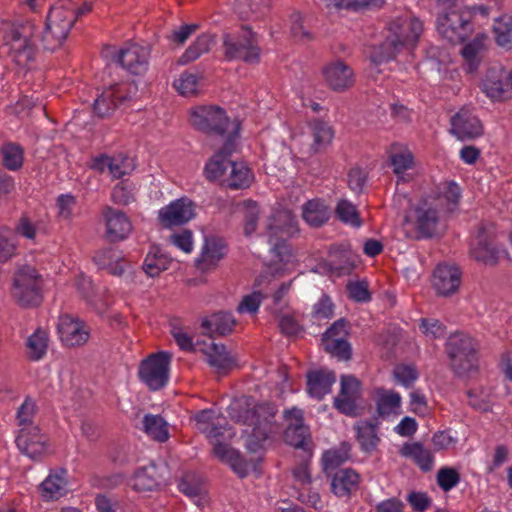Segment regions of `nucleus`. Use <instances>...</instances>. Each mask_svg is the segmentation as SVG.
Here are the masks:
<instances>
[{
    "instance_id": "f257e3e1",
    "label": "nucleus",
    "mask_w": 512,
    "mask_h": 512,
    "mask_svg": "<svg viewBox=\"0 0 512 512\" xmlns=\"http://www.w3.org/2000/svg\"><path fill=\"white\" fill-rule=\"evenodd\" d=\"M76 22L74 10L62 4L49 8L43 32L35 36L32 21L4 22L0 28L2 47L18 66L27 67L35 60L40 48L54 51L66 40Z\"/></svg>"
},
{
    "instance_id": "f03ea898",
    "label": "nucleus",
    "mask_w": 512,
    "mask_h": 512,
    "mask_svg": "<svg viewBox=\"0 0 512 512\" xmlns=\"http://www.w3.org/2000/svg\"><path fill=\"white\" fill-rule=\"evenodd\" d=\"M276 412V407L270 403L257 404L239 411L237 421L251 427L250 432L246 431L249 435V449L255 451L271 434L279 432L280 426L275 421Z\"/></svg>"
},
{
    "instance_id": "7ed1b4c3",
    "label": "nucleus",
    "mask_w": 512,
    "mask_h": 512,
    "mask_svg": "<svg viewBox=\"0 0 512 512\" xmlns=\"http://www.w3.org/2000/svg\"><path fill=\"white\" fill-rule=\"evenodd\" d=\"M191 125L206 134L225 136L233 135L236 139L239 131V123H231L226 112L216 105L197 106L190 112Z\"/></svg>"
},
{
    "instance_id": "20e7f679",
    "label": "nucleus",
    "mask_w": 512,
    "mask_h": 512,
    "mask_svg": "<svg viewBox=\"0 0 512 512\" xmlns=\"http://www.w3.org/2000/svg\"><path fill=\"white\" fill-rule=\"evenodd\" d=\"M450 367L458 376H468L478 369L477 349L474 339L463 333L451 335L446 344Z\"/></svg>"
},
{
    "instance_id": "39448f33",
    "label": "nucleus",
    "mask_w": 512,
    "mask_h": 512,
    "mask_svg": "<svg viewBox=\"0 0 512 512\" xmlns=\"http://www.w3.org/2000/svg\"><path fill=\"white\" fill-rule=\"evenodd\" d=\"M42 277L29 265L22 266L14 276L12 297L24 308L37 307L42 302Z\"/></svg>"
},
{
    "instance_id": "423d86ee",
    "label": "nucleus",
    "mask_w": 512,
    "mask_h": 512,
    "mask_svg": "<svg viewBox=\"0 0 512 512\" xmlns=\"http://www.w3.org/2000/svg\"><path fill=\"white\" fill-rule=\"evenodd\" d=\"M223 47L226 60H242L249 64L258 63L260 60L256 34L248 27H242L238 33H225Z\"/></svg>"
},
{
    "instance_id": "0eeeda50",
    "label": "nucleus",
    "mask_w": 512,
    "mask_h": 512,
    "mask_svg": "<svg viewBox=\"0 0 512 512\" xmlns=\"http://www.w3.org/2000/svg\"><path fill=\"white\" fill-rule=\"evenodd\" d=\"M436 26L438 33L451 44L464 43L474 30L471 15L456 9L439 14Z\"/></svg>"
},
{
    "instance_id": "6e6552de",
    "label": "nucleus",
    "mask_w": 512,
    "mask_h": 512,
    "mask_svg": "<svg viewBox=\"0 0 512 512\" xmlns=\"http://www.w3.org/2000/svg\"><path fill=\"white\" fill-rule=\"evenodd\" d=\"M138 91L134 82H123L109 86L95 99L93 112L100 118L111 116L115 110L131 102Z\"/></svg>"
},
{
    "instance_id": "1a4fd4ad",
    "label": "nucleus",
    "mask_w": 512,
    "mask_h": 512,
    "mask_svg": "<svg viewBox=\"0 0 512 512\" xmlns=\"http://www.w3.org/2000/svg\"><path fill=\"white\" fill-rule=\"evenodd\" d=\"M437 205V202L423 198L412 209L411 214L405 217V222L415 228L412 238L428 239L436 234L440 220V210L437 209Z\"/></svg>"
},
{
    "instance_id": "9d476101",
    "label": "nucleus",
    "mask_w": 512,
    "mask_h": 512,
    "mask_svg": "<svg viewBox=\"0 0 512 512\" xmlns=\"http://www.w3.org/2000/svg\"><path fill=\"white\" fill-rule=\"evenodd\" d=\"M170 361L171 354L168 352L161 351L150 355L141 362L139 368L141 381L153 391L163 388L168 382Z\"/></svg>"
},
{
    "instance_id": "9b49d317",
    "label": "nucleus",
    "mask_w": 512,
    "mask_h": 512,
    "mask_svg": "<svg viewBox=\"0 0 512 512\" xmlns=\"http://www.w3.org/2000/svg\"><path fill=\"white\" fill-rule=\"evenodd\" d=\"M284 419L287 422L284 431L285 442L296 448L309 450L312 441L309 428L304 424L303 411L298 408L285 410Z\"/></svg>"
},
{
    "instance_id": "f8f14e48",
    "label": "nucleus",
    "mask_w": 512,
    "mask_h": 512,
    "mask_svg": "<svg viewBox=\"0 0 512 512\" xmlns=\"http://www.w3.org/2000/svg\"><path fill=\"white\" fill-rule=\"evenodd\" d=\"M486 94L496 100L512 97V70L502 66L490 67L483 80Z\"/></svg>"
},
{
    "instance_id": "ddd939ff",
    "label": "nucleus",
    "mask_w": 512,
    "mask_h": 512,
    "mask_svg": "<svg viewBox=\"0 0 512 512\" xmlns=\"http://www.w3.org/2000/svg\"><path fill=\"white\" fill-rule=\"evenodd\" d=\"M90 327L78 317L65 314L59 317L58 332L61 341L68 347L84 345L90 338Z\"/></svg>"
},
{
    "instance_id": "4468645a",
    "label": "nucleus",
    "mask_w": 512,
    "mask_h": 512,
    "mask_svg": "<svg viewBox=\"0 0 512 512\" xmlns=\"http://www.w3.org/2000/svg\"><path fill=\"white\" fill-rule=\"evenodd\" d=\"M195 216V205L186 197L177 199L159 211V221L164 228L180 226Z\"/></svg>"
},
{
    "instance_id": "2eb2a0df",
    "label": "nucleus",
    "mask_w": 512,
    "mask_h": 512,
    "mask_svg": "<svg viewBox=\"0 0 512 512\" xmlns=\"http://www.w3.org/2000/svg\"><path fill=\"white\" fill-rule=\"evenodd\" d=\"M234 150V137L230 135L226 138L219 151L216 152L205 165L204 174L209 181L219 180L222 183V179L226 178V171L231 168L234 162L229 160V156H231Z\"/></svg>"
},
{
    "instance_id": "dca6fc26",
    "label": "nucleus",
    "mask_w": 512,
    "mask_h": 512,
    "mask_svg": "<svg viewBox=\"0 0 512 512\" xmlns=\"http://www.w3.org/2000/svg\"><path fill=\"white\" fill-rule=\"evenodd\" d=\"M462 272L456 265L439 264L432 276V285L438 295L447 297L458 292Z\"/></svg>"
},
{
    "instance_id": "f3484780",
    "label": "nucleus",
    "mask_w": 512,
    "mask_h": 512,
    "mask_svg": "<svg viewBox=\"0 0 512 512\" xmlns=\"http://www.w3.org/2000/svg\"><path fill=\"white\" fill-rule=\"evenodd\" d=\"M266 229L270 243L278 250L285 247L284 238L296 231V221L291 213L279 211L268 220Z\"/></svg>"
},
{
    "instance_id": "a211bd4d",
    "label": "nucleus",
    "mask_w": 512,
    "mask_h": 512,
    "mask_svg": "<svg viewBox=\"0 0 512 512\" xmlns=\"http://www.w3.org/2000/svg\"><path fill=\"white\" fill-rule=\"evenodd\" d=\"M451 133L460 140H470L483 134V126L470 108L463 107L451 118Z\"/></svg>"
},
{
    "instance_id": "6ab92c4d",
    "label": "nucleus",
    "mask_w": 512,
    "mask_h": 512,
    "mask_svg": "<svg viewBox=\"0 0 512 512\" xmlns=\"http://www.w3.org/2000/svg\"><path fill=\"white\" fill-rule=\"evenodd\" d=\"M15 442L19 450L32 459L40 458L47 451V437L39 427L19 429Z\"/></svg>"
},
{
    "instance_id": "aec40b11",
    "label": "nucleus",
    "mask_w": 512,
    "mask_h": 512,
    "mask_svg": "<svg viewBox=\"0 0 512 512\" xmlns=\"http://www.w3.org/2000/svg\"><path fill=\"white\" fill-rule=\"evenodd\" d=\"M389 32L399 38L404 48L414 47L423 32V25L414 17L400 16L389 24Z\"/></svg>"
},
{
    "instance_id": "412c9836",
    "label": "nucleus",
    "mask_w": 512,
    "mask_h": 512,
    "mask_svg": "<svg viewBox=\"0 0 512 512\" xmlns=\"http://www.w3.org/2000/svg\"><path fill=\"white\" fill-rule=\"evenodd\" d=\"M102 214L106 224V237L110 242L121 241L128 237L132 231V223L126 213L106 206Z\"/></svg>"
},
{
    "instance_id": "4be33fe9",
    "label": "nucleus",
    "mask_w": 512,
    "mask_h": 512,
    "mask_svg": "<svg viewBox=\"0 0 512 512\" xmlns=\"http://www.w3.org/2000/svg\"><path fill=\"white\" fill-rule=\"evenodd\" d=\"M339 395L334 399V407L346 415L355 414L356 400L360 395L361 382L353 375H342Z\"/></svg>"
},
{
    "instance_id": "5701e85b",
    "label": "nucleus",
    "mask_w": 512,
    "mask_h": 512,
    "mask_svg": "<svg viewBox=\"0 0 512 512\" xmlns=\"http://www.w3.org/2000/svg\"><path fill=\"white\" fill-rule=\"evenodd\" d=\"M148 59V49L139 45L121 49L117 55V62L134 75H142L147 71Z\"/></svg>"
},
{
    "instance_id": "b1692460",
    "label": "nucleus",
    "mask_w": 512,
    "mask_h": 512,
    "mask_svg": "<svg viewBox=\"0 0 512 512\" xmlns=\"http://www.w3.org/2000/svg\"><path fill=\"white\" fill-rule=\"evenodd\" d=\"M226 255V243L222 238L209 237L205 239L201 256L196 261L197 268L202 271L215 269Z\"/></svg>"
},
{
    "instance_id": "393cba45",
    "label": "nucleus",
    "mask_w": 512,
    "mask_h": 512,
    "mask_svg": "<svg viewBox=\"0 0 512 512\" xmlns=\"http://www.w3.org/2000/svg\"><path fill=\"white\" fill-rule=\"evenodd\" d=\"M323 74L327 85L334 91H344L354 84L352 69L342 61L326 66Z\"/></svg>"
},
{
    "instance_id": "a878e982",
    "label": "nucleus",
    "mask_w": 512,
    "mask_h": 512,
    "mask_svg": "<svg viewBox=\"0 0 512 512\" xmlns=\"http://www.w3.org/2000/svg\"><path fill=\"white\" fill-rule=\"evenodd\" d=\"M360 476L351 469H340L332 475L331 490L338 497H349L359 488Z\"/></svg>"
},
{
    "instance_id": "bb28decb",
    "label": "nucleus",
    "mask_w": 512,
    "mask_h": 512,
    "mask_svg": "<svg viewBox=\"0 0 512 512\" xmlns=\"http://www.w3.org/2000/svg\"><path fill=\"white\" fill-rule=\"evenodd\" d=\"M335 382L336 375L333 371L326 369L310 371L307 374V391L312 397L322 399L331 391Z\"/></svg>"
},
{
    "instance_id": "cd10ccee",
    "label": "nucleus",
    "mask_w": 512,
    "mask_h": 512,
    "mask_svg": "<svg viewBox=\"0 0 512 512\" xmlns=\"http://www.w3.org/2000/svg\"><path fill=\"white\" fill-rule=\"evenodd\" d=\"M93 260L100 269H106L111 275L121 276L128 262L114 248L98 250Z\"/></svg>"
},
{
    "instance_id": "c85d7f7f",
    "label": "nucleus",
    "mask_w": 512,
    "mask_h": 512,
    "mask_svg": "<svg viewBox=\"0 0 512 512\" xmlns=\"http://www.w3.org/2000/svg\"><path fill=\"white\" fill-rule=\"evenodd\" d=\"M460 198V188L454 182H444L438 186L437 193L428 196L425 199L431 202H437V209L444 212H452L458 205Z\"/></svg>"
},
{
    "instance_id": "c756f323",
    "label": "nucleus",
    "mask_w": 512,
    "mask_h": 512,
    "mask_svg": "<svg viewBox=\"0 0 512 512\" xmlns=\"http://www.w3.org/2000/svg\"><path fill=\"white\" fill-rule=\"evenodd\" d=\"M472 255L476 260L487 265H495L498 262V250L483 227L479 229L476 244L472 249Z\"/></svg>"
},
{
    "instance_id": "7c9ffc66",
    "label": "nucleus",
    "mask_w": 512,
    "mask_h": 512,
    "mask_svg": "<svg viewBox=\"0 0 512 512\" xmlns=\"http://www.w3.org/2000/svg\"><path fill=\"white\" fill-rule=\"evenodd\" d=\"M66 471L61 469L58 472L51 473L40 484L39 490L43 499L58 500L67 492V480L65 478Z\"/></svg>"
},
{
    "instance_id": "2f4dec72",
    "label": "nucleus",
    "mask_w": 512,
    "mask_h": 512,
    "mask_svg": "<svg viewBox=\"0 0 512 512\" xmlns=\"http://www.w3.org/2000/svg\"><path fill=\"white\" fill-rule=\"evenodd\" d=\"M302 217L310 226L321 227L329 220V208L323 200L312 199L303 205Z\"/></svg>"
},
{
    "instance_id": "473e14b6",
    "label": "nucleus",
    "mask_w": 512,
    "mask_h": 512,
    "mask_svg": "<svg viewBox=\"0 0 512 512\" xmlns=\"http://www.w3.org/2000/svg\"><path fill=\"white\" fill-rule=\"evenodd\" d=\"M236 321L229 312H217L203 319L201 327L207 332L224 336L233 331Z\"/></svg>"
},
{
    "instance_id": "72a5a7b5",
    "label": "nucleus",
    "mask_w": 512,
    "mask_h": 512,
    "mask_svg": "<svg viewBox=\"0 0 512 512\" xmlns=\"http://www.w3.org/2000/svg\"><path fill=\"white\" fill-rule=\"evenodd\" d=\"M161 476L154 463L138 469L132 479V487L139 492L152 491L160 485Z\"/></svg>"
},
{
    "instance_id": "f704fd0d",
    "label": "nucleus",
    "mask_w": 512,
    "mask_h": 512,
    "mask_svg": "<svg viewBox=\"0 0 512 512\" xmlns=\"http://www.w3.org/2000/svg\"><path fill=\"white\" fill-rule=\"evenodd\" d=\"M253 178V173L244 163L233 162L230 173L222 179V185L230 189H246L251 185Z\"/></svg>"
},
{
    "instance_id": "c9c22d12",
    "label": "nucleus",
    "mask_w": 512,
    "mask_h": 512,
    "mask_svg": "<svg viewBox=\"0 0 512 512\" xmlns=\"http://www.w3.org/2000/svg\"><path fill=\"white\" fill-rule=\"evenodd\" d=\"M179 490L190 498H198L196 504L203 505L205 500V487L202 478L194 472H186L179 484Z\"/></svg>"
},
{
    "instance_id": "e433bc0d",
    "label": "nucleus",
    "mask_w": 512,
    "mask_h": 512,
    "mask_svg": "<svg viewBox=\"0 0 512 512\" xmlns=\"http://www.w3.org/2000/svg\"><path fill=\"white\" fill-rule=\"evenodd\" d=\"M351 444L343 441L338 447L327 450L323 453V470L327 475H331L335 469L345 463L350 458Z\"/></svg>"
},
{
    "instance_id": "4c0bfd02",
    "label": "nucleus",
    "mask_w": 512,
    "mask_h": 512,
    "mask_svg": "<svg viewBox=\"0 0 512 512\" xmlns=\"http://www.w3.org/2000/svg\"><path fill=\"white\" fill-rule=\"evenodd\" d=\"M356 438L364 452H372L376 449L380 438L377 435V426L371 422L363 421L354 427Z\"/></svg>"
},
{
    "instance_id": "58836bf2",
    "label": "nucleus",
    "mask_w": 512,
    "mask_h": 512,
    "mask_svg": "<svg viewBox=\"0 0 512 512\" xmlns=\"http://www.w3.org/2000/svg\"><path fill=\"white\" fill-rule=\"evenodd\" d=\"M492 32L495 42L505 50H512V16L502 15L495 19Z\"/></svg>"
},
{
    "instance_id": "ea45409f",
    "label": "nucleus",
    "mask_w": 512,
    "mask_h": 512,
    "mask_svg": "<svg viewBox=\"0 0 512 512\" xmlns=\"http://www.w3.org/2000/svg\"><path fill=\"white\" fill-rule=\"evenodd\" d=\"M397 36H393L390 32L385 40L375 48L371 54V59L376 64L387 62L396 57V55L404 48Z\"/></svg>"
},
{
    "instance_id": "a19ab883",
    "label": "nucleus",
    "mask_w": 512,
    "mask_h": 512,
    "mask_svg": "<svg viewBox=\"0 0 512 512\" xmlns=\"http://www.w3.org/2000/svg\"><path fill=\"white\" fill-rule=\"evenodd\" d=\"M402 455L412 458L421 470L427 472L433 467V455L421 443L405 444L401 450Z\"/></svg>"
},
{
    "instance_id": "79ce46f5",
    "label": "nucleus",
    "mask_w": 512,
    "mask_h": 512,
    "mask_svg": "<svg viewBox=\"0 0 512 512\" xmlns=\"http://www.w3.org/2000/svg\"><path fill=\"white\" fill-rule=\"evenodd\" d=\"M171 259L160 252L158 247H151L143 263L144 272L150 277H157L167 270Z\"/></svg>"
},
{
    "instance_id": "37998d69",
    "label": "nucleus",
    "mask_w": 512,
    "mask_h": 512,
    "mask_svg": "<svg viewBox=\"0 0 512 512\" xmlns=\"http://www.w3.org/2000/svg\"><path fill=\"white\" fill-rule=\"evenodd\" d=\"M142 423L144 431L153 440L165 442L169 439L168 423L160 415L147 414Z\"/></svg>"
},
{
    "instance_id": "c03bdc74",
    "label": "nucleus",
    "mask_w": 512,
    "mask_h": 512,
    "mask_svg": "<svg viewBox=\"0 0 512 512\" xmlns=\"http://www.w3.org/2000/svg\"><path fill=\"white\" fill-rule=\"evenodd\" d=\"M329 267L332 272L339 275L349 274L353 268L350 252L341 246H332L329 249Z\"/></svg>"
},
{
    "instance_id": "a18cd8bd",
    "label": "nucleus",
    "mask_w": 512,
    "mask_h": 512,
    "mask_svg": "<svg viewBox=\"0 0 512 512\" xmlns=\"http://www.w3.org/2000/svg\"><path fill=\"white\" fill-rule=\"evenodd\" d=\"M208 363L215 367L219 373H226L234 365V359L226 351L224 345L212 344L207 353Z\"/></svg>"
},
{
    "instance_id": "49530a36",
    "label": "nucleus",
    "mask_w": 512,
    "mask_h": 512,
    "mask_svg": "<svg viewBox=\"0 0 512 512\" xmlns=\"http://www.w3.org/2000/svg\"><path fill=\"white\" fill-rule=\"evenodd\" d=\"M401 397L395 391L381 389L378 391L377 412L379 416L386 417L391 414H398L397 409L400 408Z\"/></svg>"
},
{
    "instance_id": "de8ad7c7",
    "label": "nucleus",
    "mask_w": 512,
    "mask_h": 512,
    "mask_svg": "<svg viewBox=\"0 0 512 512\" xmlns=\"http://www.w3.org/2000/svg\"><path fill=\"white\" fill-rule=\"evenodd\" d=\"M309 126L313 137L312 149L318 152L331 142L333 131L326 122L318 119L311 121Z\"/></svg>"
},
{
    "instance_id": "09e8293b",
    "label": "nucleus",
    "mask_w": 512,
    "mask_h": 512,
    "mask_svg": "<svg viewBox=\"0 0 512 512\" xmlns=\"http://www.w3.org/2000/svg\"><path fill=\"white\" fill-rule=\"evenodd\" d=\"M2 162L5 168L11 171H17L23 166L24 150L15 143H6L1 149Z\"/></svg>"
},
{
    "instance_id": "8fccbe9b",
    "label": "nucleus",
    "mask_w": 512,
    "mask_h": 512,
    "mask_svg": "<svg viewBox=\"0 0 512 512\" xmlns=\"http://www.w3.org/2000/svg\"><path fill=\"white\" fill-rule=\"evenodd\" d=\"M27 354L30 360L38 361L46 354L48 347V334L42 330L37 329L27 339Z\"/></svg>"
},
{
    "instance_id": "3c124183",
    "label": "nucleus",
    "mask_w": 512,
    "mask_h": 512,
    "mask_svg": "<svg viewBox=\"0 0 512 512\" xmlns=\"http://www.w3.org/2000/svg\"><path fill=\"white\" fill-rule=\"evenodd\" d=\"M390 161L393 167V172L400 175L412 167L413 155L410 151L402 148L400 145L393 144L391 146Z\"/></svg>"
},
{
    "instance_id": "603ef678",
    "label": "nucleus",
    "mask_w": 512,
    "mask_h": 512,
    "mask_svg": "<svg viewBox=\"0 0 512 512\" xmlns=\"http://www.w3.org/2000/svg\"><path fill=\"white\" fill-rule=\"evenodd\" d=\"M240 209L243 214L244 234L250 236L257 229L260 215L259 206L255 201L245 200L240 204Z\"/></svg>"
},
{
    "instance_id": "864d4df0",
    "label": "nucleus",
    "mask_w": 512,
    "mask_h": 512,
    "mask_svg": "<svg viewBox=\"0 0 512 512\" xmlns=\"http://www.w3.org/2000/svg\"><path fill=\"white\" fill-rule=\"evenodd\" d=\"M268 7V0H235L234 9L239 17L249 19L263 14Z\"/></svg>"
},
{
    "instance_id": "5fc2aeb1",
    "label": "nucleus",
    "mask_w": 512,
    "mask_h": 512,
    "mask_svg": "<svg viewBox=\"0 0 512 512\" xmlns=\"http://www.w3.org/2000/svg\"><path fill=\"white\" fill-rule=\"evenodd\" d=\"M483 39H485L484 36H477L473 41L462 48L461 53L466 62L467 71L469 73H473L478 68L480 63L479 53L483 48Z\"/></svg>"
},
{
    "instance_id": "6e6d98bb",
    "label": "nucleus",
    "mask_w": 512,
    "mask_h": 512,
    "mask_svg": "<svg viewBox=\"0 0 512 512\" xmlns=\"http://www.w3.org/2000/svg\"><path fill=\"white\" fill-rule=\"evenodd\" d=\"M36 404L31 398H26L16 413V423L19 429L38 427L34 424Z\"/></svg>"
},
{
    "instance_id": "4d7b16f0",
    "label": "nucleus",
    "mask_w": 512,
    "mask_h": 512,
    "mask_svg": "<svg viewBox=\"0 0 512 512\" xmlns=\"http://www.w3.org/2000/svg\"><path fill=\"white\" fill-rule=\"evenodd\" d=\"M324 350L339 360H349L352 355L351 346L347 339L335 338L322 341Z\"/></svg>"
},
{
    "instance_id": "13d9d810",
    "label": "nucleus",
    "mask_w": 512,
    "mask_h": 512,
    "mask_svg": "<svg viewBox=\"0 0 512 512\" xmlns=\"http://www.w3.org/2000/svg\"><path fill=\"white\" fill-rule=\"evenodd\" d=\"M337 217L344 223L350 224L354 227H360L362 221L356 207L348 200H341L336 207Z\"/></svg>"
},
{
    "instance_id": "bf43d9fd",
    "label": "nucleus",
    "mask_w": 512,
    "mask_h": 512,
    "mask_svg": "<svg viewBox=\"0 0 512 512\" xmlns=\"http://www.w3.org/2000/svg\"><path fill=\"white\" fill-rule=\"evenodd\" d=\"M436 480L438 486L444 492H448L459 484L461 477L459 472L455 468L442 467L437 472Z\"/></svg>"
},
{
    "instance_id": "052dcab7",
    "label": "nucleus",
    "mask_w": 512,
    "mask_h": 512,
    "mask_svg": "<svg viewBox=\"0 0 512 512\" xmlns=\"http://www.w3.org/2000/svg\"><path fill=\"white\" fill-rule=\"evenodd\" d=\"M199 78L192 73H183L178 80L174 82V87L183 96H196L198 94Z\"/></svg>"
},
{
    "instance_id": "680f3d73",
    "label": "nucleus",
    "mask_w": 512,
    "mask_h": 512,
    "mask_svg": "<svg viewBox=\"0 0 512 512\" xmlns=\"http://www.w3.org/2000/svg\"><path fill=\"white\" fill-rule=\"evenodd\" d=\"M133 168L134 167L130 158L123 155H118L112 157V160L109 163L108 172L113 178L119 179L127 174H130Z\"/></svg>"
},
{
    "instance_id": "e2e57ef3",
    "label": "nucleus",
    "mask_w": 512,
    "mask_h": 512,
    "mask_svg": "<svg viewBox=\"0 0 512 512\" xmlns=\"http://www.w3.org/2000/svg\"><path fill=\"white\" fill-rule=\"evenodd\" d=\"M397 383L410 388L418 378V371L411 365H397L393 370Z\"/></svg>"
},
{
    "instance_id": "0e129e2a",
    "label": "nucleus",
    "mask_w": 512,
    "mask_h": 512,
    "mask_svg": "<svg viewBox=\"0 0 512 512\" xmlns=\"http://www.w3.org/2000/svg\"><path fill=\"white\" fill-rule=\"evenodd\" d=\"M133 189L131 185L122 181L118 183L112 191V200L116 204L128 205L134 201Z\"/></svg>"
},
{
    "instance_id": "69168bd1",
    "label": "nucleus",
    "mask_w": 512,
    "mask_h": 512,
    "mask_svg": "<svg viewBox=\"0 0 512 512\" xmlns=\"http://www.w3.org/2000/svg\"><path fill=\"white\" fill-rule=\"evenodd\" d=\"M419 328L422 333H424L430 339L440 338L445 334V327L437 319L423 318L421 319Z\"/></svg>"
},
{
    "instance_id": "338daca9",
    "label": "nucleus",
    "mask_w": 512,
    "mask_h": 512,
    "mask_svg": "<svg viewBox=\"0 0 512 512\" xmlns=\"http://www.w3.org/2000/svg\"><path fill=\"white\" fill-rule=\"evenodd\" d=\"M348 322L341 318L335 321L323 334L322 341L332 340L335 338L347 339L348 336Z\"/></svg>"
},
{
    "instance_id": "774afa93",
    "label": "nucleus",
    "mask_w": 512,
    "mask_h": 512,
    "mask_svg": "<svg viewBox=\"0 0 512 512\" xmlns=\"http://www.w3.org/2000/svg\"><path fill=\"white\" fill-rule=\"evenodd\" d=\"M199 28L198 24H185L175 29L168 36L169 40L176 44H184L187 39Z\"/></svg>"
}]
</instances>
